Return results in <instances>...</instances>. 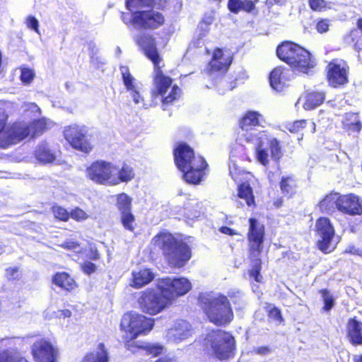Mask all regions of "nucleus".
<instances>
[{
    "label": "nucleus",
    "mask_w": 362,
    "mask_h": 362,
    "mask_svg": "<svg viewBox=\"0 0 362 362\" xmlns=\"http://www.w3.org/2000/svg\"><path fill=\"white\" fill-rule=\"evenodd\" d=\"M264 122L263 116L256 111H249L240 121V126L243 133L240 134L238 141L231 149L229 163V173L234 180L238 179V169L234 157L243 158L244 148L243 142L254 147L257 160L266 166L269 163L268 155L262 146L268 143V136L264 131H260L257 128L262 126Z\"/></svg>",
    "instance_id": "1"
},
{
    "label": "nucleus",
    "mask_w": 362,
    "mask_h": 362,
    "mask_svg": "<svg viewBox=\"0 0 362 362\" xmlns=\"http://www.w3.org/2000/svg\"><path fill=\"white\" fill-rule=\"evenodd\" d=\"M136 42L155 66L153 95H160L163 105L172 103L177 100L181 95V90L177 86H172V79L163 74L159 66L160 59L154 39L151 35L140 34L136 37Z\"/></svg>",
    "instance_id": "2"
},
{
    "label": "nucleus",
    "mask_w": 362,
    "mask_h": 362,
    "mask_svg": "<svg viewBox=\"0 0 362 362\" xmlns=\"http://www.w3.org/2000/svg\"><path fill=\"white\" fill-rule=\"evenodd\" d=\"M175 162L182 173L186 182L197 185L204 175L207 164L202 156H195L194 151L186 144H179L174 150Z\"/></svg>",
    "instance_id": "3"
},
{
    "label": "nucleus",
    "mask_w": 362,
    "mask_h": 362,
    "mask_svg": "<svg viewBox=\"0 0 362 362\" xmlns=\"http://www.w3.org/2000/svg\"><path fill=\"white\" fill-rule=\"evenodd\" d=\"M199 300L209 320L217 325H226L233 319V313L228 297L222 293H202Z\"/></svg>",
    "instance_id": "4"
},
{
    "label": "nucleus",
    "mask_w": 362,
    "mask_h": 362,
    "mask_svg": "<svg viewBox=\"0 0 362 362\" xmlns=\"http://www.w3.org/2000/svg\"><path fill=\"white\" fill-rule=\"evenodd\" d=\"M154 246L160 249L169 264L175 268H180L191 258V250L189 246L177 241L168 232H160L152 239Z\"/></svg>",
    "instance_id": "5"
},
{
    "label": "nucleus",
    "mask_w": 362,
    "mask_h": 362,
    "mask_svg": "<svg viewBox=\"0 0 362 362\" xmlns=\"http://www.w3.org/2000/svg\"><path fill=\"white\" fill-rule=\"evenodd\" d=\"M278 57L291 66V71L308 74L314 69L315 64L311 54L303 47L290 41H286L276 48Z\"/></svg>",
    "instance_id": "6"
},
{
    "label": "nucleus",
    "mask_w": 362,
    "mask_h": 362,
    "mask_svg": "<svg viewBox=\"0 0 362 362\" xmlns=\"http://www.w3.org/2000/svg\"><path fill=\"white\" fill-rule=\"evenodd\" d=\"M153 324L152 319L143 315L136 313L124 314L121 320V328L126 334V348L132 353L136 352L139 346L133 339L141 334H148L152 329Z\"/></svg>",
    "instance_id": "7"
},
{
    "label": "nucleus",
    "mask_w": 362,
    "mask_h": 362,
    "mask_svg": "<svg viewBox=\"0 0 362 362\" xmlns=\"http://www.w3.org/2000/svg\"><path fill=\"white\" fill-rule=\"evenodd\" d=\"M249 223V231L247 233L249 252L251 257L255 259L253 267L250 272V276L255 281L260 282L262 276L260 275L261 262L258 257L262 250L264 226L253 218H250Z\"/></svg>",
    "instance_id": "8"
},
{
    "label": "nucleus",
    "mask_w": 362,
    "mask_h": 362,
    "mask_svg": "<svg viewBox=\"0 0 362 362\" xmlns=\"http://www.w3.org/2000/svg\"><path fill=\"white\" fill-rule=\"evenodd\" d=\"M203 346L216 358L225 360L233 354L235 339L231 334L223 330H212L203 339Z\"/></svg>",
    "instance_id": "9"
},
{
    "label": "nucleus",
    "mask_w": 362,
    "mask_h": 362,
    "mask_svg": "<svg viewBox=\"0 0 362 362\" xmlns=\"http://www.w3.org/2000/svg\"><path fill=\"white\" fill-rule=\"evenodd\" d=\"M139 308L147 314L154 315L171 305L170 298L161 290L146 289L139 294Z\"/></svg>",
    "instance_id": "10"
},
{
    "label": "nucleus",
    "mask_w": 362,
    "mask_h": 362,
    "mask_svg": "<svg viewBox=\"0 0 362 362\" xmlns=\"http://www.w3.org/2000/svg\"><path fill=\"white\" fill-rule=\"evenodd\" d=\"M122 20L127 25L146 30L157 29L165 23L163 14L153 9L136 12L133 16L122 15Z\"/></svg>",
    "instance_id": "11"
},
{
    "label": "nucleus",
    "mask_w": 362,
    "mask_h": 362,
    "mask_svg": "<svg viewBox=\"0 0 362 362\" xmlns=\"http://www.w3.org/2000/svg\"><path fill=\"white\" fill-rule=\"evenodd\" d=\"M88 127L85 125L74 124L64 127V136L74 148L88 153L93 147L88 137Z\"/></svg>",
    "instance_id": "12"
},
{
    "label": "nucleus",
    "mask_w": 362,
    "mask_h": 362,
    "mask_svg": "<svg viewBox=\"0 0 362 362\" xmlns=\"http://www.w3.org/2000/svg\"><path fill=\"white\" fill-rule=\"evenodd\" d=\"M115 164L103 160L92 163L86 170V177L93 182L103 185H112Z\"/></svg>",
    "instance_id": "13"
},
{
    "label": "nucleus",
    "mask_w": 362,
    "mask_h": 362,
    "mask_svg": "<svg viewBox=\"0 0 362 362\" xmlns=\"http://www.w3.org/2000/svg\"><path fill=\"white\" fill-rule=\"evenodd\" d=\"M157 288L165 293L172 303L176 298L188 293L192 288V284L187 279L183 277H167L158 281Z\"/></svg>",
    "instance_id": "14"
},
{
    "label": "nucleus",
    "mask_w": 362,
    "mask_h": 362,
    "mask_svg": "<svg viewBox=\"0 0 362 362\" xmlns=\"http://www.w3.org/2000/svg\"><path fill=\"white\" fill-rule=\"evenodd\" d=\"M339 241L329 220L327 218H318V250L325 254L330 253L334 250Z\"/></svg>",
    "instance_id": "15"
},
{
    "label": "nucleus",
    "mask_w": 362,
    "mask_h": 362,
    "mask_svg": "<svg viewBox=\"0 0 362 362\" xmlns=\"http://www.w3.org/2000/svg\"><path fill=\"white\" fill-rule=\"evenodd\" d=\"M6 118L0 115V147L6 148L16 144L28 135V131L24 124L15 125L8 127L6 124Z\"/></svg>",
    "instance_id": "16"
},
{
    "label": "nucleus",
    "mask_w": 362,
    "mask_h": 362,
    "mask_svg": "<svg viewBox=\"0 0 362 362\" xmlns=\"http://www.w3.org/2000/svg\"><path fill=\"white\" fill-rule=\"evenodd\" d=\"M31 354L35 362H57L59 355L58 348L45 339L33 343Z\"/></svg>",
    "instance_id": "17"
},
{
    "label": "nucleus",
    "mask_w": 362,
    "mask_h": 362,
    "mask_svg": "<svg viewBox=\"0 0 362 362\" xmlns=\"http://www.w3.org/2000/svg\"><path fill=\"white\" fill-rule=\"evenodd\" d=\"M349 66L342 59H335L327 66V79L330 86L337 88L348 82Z\"/></svg>",
    "instance_id": "18"
},
{
    "label": "nucleus",
    "mask_w": 362,
    "mask_h": 362,
    "mask_svg": "<svg viewBox=\"0 0 362 362\" xmlns=\"http://www.w3.org/2000/svg\"><path fill=\"white\" fill-rule=\"evenodd\" d=\"M192 335L191 325L183 320L177 321L166 333V339L173 344L181 343Z\"/></svg>",
    "instance_id": "19"
},
{
    "label": "nucleus",
    "mask_w": 362,
    "mask_h": 362,
    "mask_svg": "<svg viewBox=\"0 0 362 362\" xmlns=\"http://www.w3.org/2000/svg\"><path fill=\"white\" fill-rule=\"evenodd\" d=\"M338 210L349 215L362 214V205L359 198L352 194L340 197Z\"/></svg>",
    "instance_id": "20"
},
{
    "label": "nucleus",
    "mask_w": 362,
    "mask_h": 362,
    "mask_svg": "<svg viewBox=\"0 0 362 362\" xmlns=\"http://www.w3.org/2000/svg\"><path fill=\"white\" fill-rule=\"evenodd\" d=\"M293 71L281 66L276 67L270 74L269 82L272 88L281 92L286 86Z\"/></svg>",
    "instance_id": "21"
},
{
    "label": "nucleus",
    "mask_w": 362,
    "mask_h": 362,
    "mask_svg": "<svg viewBox=\"0 0 362 362\" xmlns=\"http://www.w3.org/2000/svg\"><path fill=\"white\" fill-rule=\"evenodd\" d=\"M232 62L230 54H224L223 50L217 48L213 53V57L209 63L211 71H226Z\"/></svg>",
    "instance_id": "22"
},
{
    "label": "nucleus",
    "mask_w": 362,
    "mask_h": 362,
    "mask_svg": "<svg viewBox=\"0 0 362 362\" xmlns=\"http://www.w3.org/2000/svg\"><path fill=\"white\" fill-rule=\"evenodd\" d=\"M132 277L130 286L135 288H140L151 282L154 275L149 269L141 268L132 271Z\"/></svg>",
    "instance_id": "23"
},
{
    "label": "nucleus",
    "mask_w": 362,
    "mask_h": 362,
    "mask_svg": "<svg viewBox=\"0 0 362 362\" xmlns=\"http://www.w3.org/2000/svg\"><path fill=\"white\" fill-rule=\"evenodd\" d=\"M115 173L112 174V185L115 186L121 182H128L134 177V171L132 166L124 163L121 168L115 164Z\"/></svg>",
    "instance_id": "24"
},
{
    "label": "nucleus",
    "mask_w": 362,
    "mask_h": 362,
    "mask_svg": "<svg viewBox=\"0 0 362 362\" xmlns=\"http://www.w3.org/2000/svg\"><path fill=\"white\" fill-rule=\"evenodd\" d=\"M347 337L354 346L362 344V322L350 319L347 324Z\"/></svg>",
    "instance_id": "25"
},
{
    "label": "nucleus",
    "mask_w": 362,
    "mask_h": 362,
    "mask_svg": "<svg viewBox=\"0 0 362 362\" xmlns=\"http://www.w3.org/2000/svg\"><path fill=\"white\" fill-rule=\"evenodd\" d=\"M51 124H52L51 121L47 120L45 118H42V119H40L33 122L30 125H28V124H26L25 122H19V123H15V124H12L11 126H8V127H12L15 125H18V124L25 125L26 128L28 131V134L23 139H24L25 138L28 136L30 134H32L33 136H37L42 134L45 129H48L50 127Z\"/></svg>",
    "instance_id": "26"
},
{
    "label": "nucleus",
    "mask_w": 362,
    "mask_h": 362,
    "mask_svg": "<svg viewBox=\"0 0 362 362\" xmlns=\"http://www.w3.org/2000/svg\"><path fill=\"white\" fill-rule=\"evenodd\" d=\"M109 355L103 344H100L93 351L87 353L81 362H108Z\"/></svg>",
    "instance_id": "27"
},
{
    "label": "nucleus",
    "mask_w": 362,
    "mask_h": 362,
    "mask_svg": "<svg viewBox=\"0 0 362 362\" xmlns=\"http://www.w3.org/2000/svg\"><path fill=\"white\" fill-rule=\"evenodd\" d=\"M52 283L59 288L67 291H73L76 287V283L66 272H58L52 277Z\"/></svg>",
    "instance_id": "28"
},
{
    "label": "nucleus",
    "mask_w": 362,
    "mask_h": 362,
    "mask_svg": "<svg viewBox=\"0 0 362 362\" xmlns=\"http://www.w3.org/2000/svg\"><path fill=\"white\" fill-rule=\"evenodd\" d=\"M228 7L234 13L240 11L250 13L255 8V3L251 0H228Z\"/></svg>",
    "instance_id": "29"
},
{
    "label": "nucleus",
    "mask_w": 362,
    "mask_h": 362,
    "mask_svg": "<svg viewBox=\"0 0 362 362\" xmlns=\"http://www.w3.org/2000/svg\"><path fill=\"white\" fill-rule=\"evenodd\" d=\"M153 0H126L125 6L129 13H122V15L133 16L136 12H143L145 7L151 6Z\"/></svg>",
    "instance_id": "30"
},
{
    "label": "nucleus",
    "mask_w": 362,
    "mask_h": 362,
    "mask_svg": "<svg viewBox=\"0 0 362 362\" xmlns=\"http://www.w3.org/2000/svg\"><path fill=\"white\" fill-rule=\"evenodd\" d=\"M341 195L337 193H332L327 195L320 202L319 206L321 210L326 213H330L338 209V204L339 202Z\"/></svg>",
    "instance_id": "31"
},
{
    "label": "nucleus",
    "mask_w": 362,
    "mask_h": 362,
    "mask_svg": "<svg viewBox=\"0 0 362 362\" xmlns=\"http://www.w3.org/2000/svg\"><path fill=\"white\" fill-rule=\"evenodd\" d=\"M36 159L43 163H52L55 159V156L51 151L47 144H40L35 151Z\"/></svg>",
    "instance_id": "32"
},
{
    "label": "nucleus",
    "mask_w": 362,
    "mask_h": 362,
    "mask_svg": "<svg viewBox=\"0 0 362 362\" xmlns=\"http://www.w3.org/2000/svg\"><path fill=\"white\" fill-rule=\"evenodd\" d=\"M238 197L244 200L248 206H255V203L252 189L248 184L243 183L238 187Z\"/></svg>",
    "instance_id": "33"
},
{
    "label": "nucleus",
    "mask_w": 362,
    "mask_h": 362,
    "mask_svg": "<svg viewBox=\"0 0 362 362\" xmlns=\"http://www.w3.org/2000/svg\"><path fill=\"white\" fill-rule=\"evenodd\" d=\"M233 303L235 310H241L246 306L245 296L242 291L238 289H231L226 296Z\"/></svg>",
    "instance_id": "34"
},
{
    "label": "nucleus",
    "mask_w": 362,
    "mask_h": 362,
    "mask_svg": "<svg viewBox=\"0 0 362 362\" xmlns=\"http://www.w3.org/2000/svg\"><path fill=\"white\" fill-rule=\"evenodd\" d=\"M343 124L345 128L353 132H358L361 128L358 115L356 113L346 114Z\"/></svg>",
    "instance_id": "35"
},
{
    "label": "nucleus",
    "mask_w": 362,
    "mask_h": 362,
    "mask_svg": "<svg viewBox=\"0 0 362 362\" xmlns=\"http://www.w3.org/2000/svg\"><path fill=\"white\" fill-rule=\"evenodd\" d=\"M116 206L120 214L132 211V198L125 193L117 195Z\"/></svg>",
    "instance_id": "36"
},
{
    "label": "nucleus",
    "mask_w": 362,
    "mask_h": 362,
    "mask_svg": "<svg viewBox=\"0 0 362 362\" xmlns=\"http://www.w3.org/2000/svg\"><path fill=\"white\" fill-rule=\"evenodd\" d=\"M120 71L122 76L124 85L125 86L128 92L138 88L136 80L129 73L127 66H122L120 67Z\"/></svg>",
    "instance_id": "37"
},
{
    "label": "nucleus",
    "mask_w": 362,
    "mask_h": 362,
    "mask_svg": "<svg viewBox=\"0 0 362 362\" xmlns=\"http://www.w3.org/2000/svg\"><path fill=\"white\" fill-rule=\"evenodd\" d=\"M300 103H303V108L305 110H314L317 106V94L315 92L306 93L303 98L298 99L296 106Z\"/></svg>",
    "instance_id": "38"
},
{
    "label": "nucleus",
    "mask_w": 362,
    "mask_h": 362,
    "mask_svg": "<svg viewBox=\"0 0 362 362\" xmlns=\"http://www.w3.org/2000/svg\"><path fill=\"white\" fill-rule=\"evenodd\" d=\"M281 189L284 194L288 196H291L296 192V181L292 177H282L280 184Z\"/></svg>",
    "instance_id": "39"
},
{
    "label": "nucleus",
    "mask_w": 362,
    "mask_h": 362,
    "mask_svg": "<svg viewBox=\"0 0 362 362\" xmlns=\"http://www.w3.org/2000/svg\"><path fill=\"white\" fill-rule=\"evenodd\" d=\"M323 306L321 310L323 312H329L335 305V298L333 295L327 290H322L320 291Z\"/></svg>",
    "instance_id": "40"
},
{
    "label": "nucleus",
    "mask_w": 362,
    "mask_h": 362,
    "mask_svg": "<svg viewBox=\"0 0 362 362\" xmlns=\"http://www.w3.org/2000/svg\"><path fill=\"white\" fill-rule=\"evenodd\" d=\"M269 146L272 156L274 159L278 160L280 158L281 156V148L279 146V144L276 139L269 140L267 144L262 146V148H264L265 152L267 153V148ZM269 156V154H267Z\"/></svg>",
    "instance_id": "41"
},
{
    "label": "nucleus",
    "mask_w": 362,
    "mask_h": 362,
    "mask_svg": "<svg viewBox=\"0 0 362 362\" xmlns=\"http://www.w3.org/2000/svg\"><path fill=\"white\" fill-rule=\"evenodd\" d=\"M120 215L124 228L129 231H133L135 228V217L132 211L120 214Z\"/></svg>",
    "instance_id": "42"
},
{
    "label": "nucleus",
    "mask_w": 362,
    "mask_h": 362,
    "mask_svg": "<svg viewBox=\"0 0 362 362\" xmlns=\"http://www.w3.org/2000/svg\"><path fill=\"white\" fill-rule=\"evenodd\" d=\"M139 348L137 350H139V349H144L146 351L147 353L153 356H157L158 355L160 354L164 350V346L159 344H148L145 346L139 345Z\"/></svg>",
    "instance_id": "43"
},
{
    "label": "nucleus",
    "mask_w": 362,
    "mask_h": 362,
    "mask_svg": "<svg viewBox=\"0 0 362 362\" xmlns=\"http://www.w3.org/2000/svg\"><path fill=\"white\" fill-rule=\"evenodd\" d=\"M52 212L54 217L60 221H66L69 218V213L62 206H53Z\"/></svg>",
    "instance_id": "44"
},
{
    "label": "nucleus",
    "mask_w": 362,
    "mask_h": 362,
    "mask_svg": "<svg viewBox=\"0 0 362 362\" xmlns=\"http://www.w3.org/2000/svg\"><path fill=\"white\" fill-rule=\"evenodd\" d=\"M69 217L77 221H83L88 218V215L83 210L76 208L69 213Z\"/></svg>",
    "instance_id": "45"
},
{
    "label": "nucleus",
    "mask_w": 362,
    "mask_h": 362,
    "mask_svg": "<svg viewBox=\"0 0 362 362\" xmlns=\"http://www.w3.org/2000/svg\"><path fill=\"white\" fill-rule=\"evenodd\" d=\"M305 120H297L286 124V129L293 133L298 132L305 127Z\"/></svg>",
    "instance_id": "46"
},
{
    "label": "nucleus",
    "mask_w": 362,
    "mask_h": 362,
    "mask_svg": "<svg viewBox=\"0 0 362 362\" xmlns=\"http://www.w3.org/2000/svg\"><path fill=\"white\" fill-rule=\"evenodd\" d=\"M35 74L34 71L28 68H23L21 69V80L24 83H30L33 78H34Z\"/></svg>",
    "instance_id": "47"
},
{
    "label": "nucleus",
    "mask_w": 362,
    "mask_h": 362,
    "mask_svg": "<svg viewBox=\"0 0 362 362\" xmlns=\"http://www.w3.org/2000/svg\"><path fill=\"white\" fill-rule=\"evenodd\" d=\"M268 313L269 317L270 319L276 321L278 322H281L283 321V318L281 314L280 310L276 307L272 306L271 305L268 306Z\"/></svg>",
    "instance_id": "48"
},
{
    "label": "nucleus",
    "mask_w": 362,
    "mask_h": 362,
    "mask_svg": "<svg viewBox=\"0 0 362 362\" xmlns=\"http://www.w3.org/2000/svg\"><path fill=\"white\" fill-rule=\"evenodd\" d=\"M26 25L28 28L33 30L35 32H36L37 34H40L39 30V22L37 18L32 16H29L26 18L25 21Z\"/></svg>",
    "instance_id": "49"
},
{
    "label": "nucleus",
    "mask_w": 362,
    "mask_h": 362,
    "mask_svg": "<svg viewBox=\"0 0 362 362\" xmlns=\"http://www.w3.org/2000/svg\"><path fill=\"white\" fill-rule=\"evenodd\" d=\"M62 247L67 250H73L74 252H78L81 251L80 245L74 241H66L62 245Z\"/></svg>",
    "instance_id": "50"
},
{
    "label": "nucleus",
    "mask_w": 362,
    "mask_h": 362,
    "mask_svg": "<svg viewBox=\"0 0 362 362\" xmlns=\"http://www.w3.org/2000/svg\"><path fill=\"white\" fill-rule=\"evenodd\" d=\"M130 93L131 97L133 99V101L135 104H143L144 103V99L142 96L140 94L139 88V87L135 88L134 90H132L129 91Z\"/></svg>",
    "instance_id": "51"
},
{
    "label": "nucleus",
    "mask_w": 362,
    "mask_h": 362,
    "mask_svg": "<svg viewBox=\"0 0 362 362\" xmlns=\"http://www.w3.org/2000/svg\"><path fill=\"white\" fill-rule=\"evenodd\" d=\"M344 253L357 255L358 257H362V249L357 247L354 245H349L346 247V249L344 250Z\"/></svg>",
    "instance_id": "52"
},
{
    "label": "nucleus",
    "mask_w": 362,
    "mask_h": 362,
    "mask_svg": "<svg viewBox=\"0 0 362 362\" xmlns=\"http://www.w3.org/2000/svg\"><path fill=\"white\" fill-rule=\"evenodd\" d=\"M83 272L87 274H91L96 270V266L90 262H85L81 264Z\"/></svg>",
    "instance_id": "53"
},
{
    "label": "nucleus",
    "mask_w": 362,
    "mask_h": 362,
    "mask_svg": "<svg viewBox=\"0 0 362 362\" xmlns=\"http://www.w3.org/2000/svg\"><path fill=\"white\" fill-rule=\"evenodd\" d=\"M329 26V21L327 20H322L318 22V33H325L328 30Z\"/></svg>",
    "instance_id": "54"
},
{
    "label": "nucleus",
    "mask_w": 362,
    "mask_h": 362,
    "mask_svg": "<svg viewBox=\"0 0 362 362\" xmlns=\"http://www.w3.org/2000/svg\"><path fill=\"white\" fill-rule=\"evenodd\" d=\"M256 354L261 356H267L271 353V349L268 346H261L255 350Z\"/></svg>",
    "instance_id": "55"
},
{
    "label": "nucleus",
    "mask_w": 362,
    "mask_h": 362,
    "mask_svg": "<svg viewBox=\"0 0 362 362\" xmlns=\"http://www.w3.org/2000/svg\"><path fill=\"white\" fill-rule=\"evenodd\" d=\"M26 110H30L34 113H37L38 115L40 114V109L35 103H27L26 105Z\"/></svg>",
    "instance_id": "56"
},
{
    "label": "nucleus",
    "mask_w": 362,
    "mask_h": 362,
    "mask_svg": "<svg viewBox=\"0 0 362 362\" xmlns=\"http://www.w3.org/2000/svg\"><path fill=\"white\" fill-rule=\"evenodd\" d=\"M332 4L331 2H326L324 0H318V11L325 10L326 8H331Z\"/></svg>",
    "instance_id": "57"
},
{
    "label": "nucleus",
    "mask_w": 362,
    "mask_h": 362,
    "mask_svg": "<svg viewBox=\"0 0 362 362\" xmlns=\"http://www.w3.org/2000/svg\"><path fill=\"white\" fill-rule=\"evenodd\" d=\"M18 269L17 268H9L6 270V276L9 279H14L17 276Z\"/></svg>",
    "instance_id": "58"
},
{
    "label": "nucleus",
    "mask_w": 362,
    "mask_h": 362,
    "mask_svg": "<svg viewBox=\"0 0 362 362\" xmlns=\"http://www.w3.org/2000/svg\"><path fill=\"white\" fill-rule=\"evenodd\" d=\"M155 362H178L177 358L176 357H170L169 356H165L163 357H161Z\"/></svg>",
    "instance_id": "59"
},
{
    "label": "nucleus",
    "mask_w": 362,
    "mask_h": 362,
    "mask_svg": "<svg viewBox=\"0 0 362 362\" xmlns=\"http://www.w3.org/2000/svg\"><path fill=\"white\" fill-rule=\"evenodd\" d=\"M171 0H155V4L158 6L159 8L165 9L168 7V3Z\"/></svg>",
    "instance_id": "60"
},
{
    "label": "nucleus",
    "mask_w": 362,
    "mask_h": 362,
    "mask_svg": "<svg viewBox=\"0 0 362 362\" xmlns=\"http://www.w3.org/2000/svg\"><path fill=\"white\" fill-rule=\"evenodd\" d=\"M219 230L224 234L233 235L237 234L234 230L227 227V226H222L220 228Z\"/></svg>",
    "instance_id": "61"
},
{
    "label": "nucleus",
    "mask_w": 362,
    "mask_h": 362,
    "mask_svg": "<svg viewBox=\"0 0 362 362\" xmlns=\"http://www.w3.org/2000/svg\"><path fill=\"white\" fill-rule=\"evenodd\" d=\"M356 48L358 50V57L362 62V39L358 40L356 44Z\"/></svg>",
    "instance_id": "62"
},
{
    "label": "nucleus",
    "mask_w": 362,
    "mask_h": 362,
    "mask_svg": "<svg viewBox=\"0 0 362 362\" xmlns=\"http://www.w3.org/2000/svg\"><path fill=\"white\" fill-rule=\"evenodd\" d=\"M286 0H267L266 4L268 6H272L274 4H282Z\"/></svg>",
    "instance_id": "63"
},
{
    "label": "nucleus",
    "mask_w": 362,
    "mask_h": 362,
    "mask_svg": "<svg viewBox=\"0 0 362 362\" xmlns=\"http://www.w3.org/2000/svg\"><path fill=\"white\" fill-rule=\"evenodd\" d=\"M309 6L310 8L313 10H317V0H309Z\"/></svg>",
    "instance_id": "64"
}]
</instances>
